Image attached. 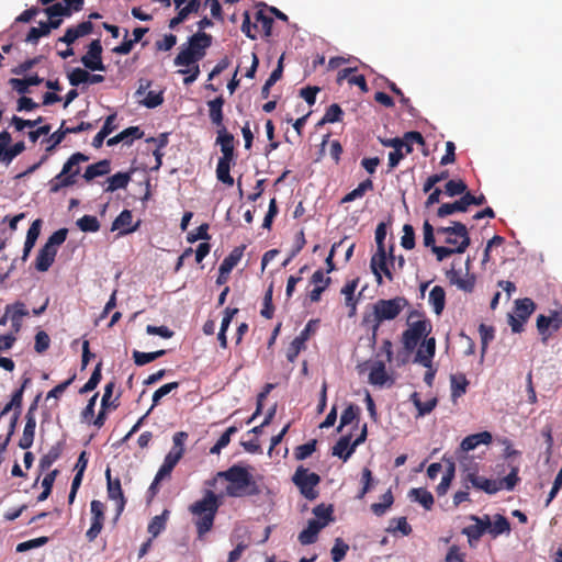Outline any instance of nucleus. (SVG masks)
Instances as JSON below:
<instances>
[{
	"label": "nucleus",
	"instance_id": "nucleus-1",
	"mask_svg": "<svg viewBox=\"0 0 562 562\" xmlns=\"http://www.w3.org/2000/svg\"><path fill=\"white\" fill-rule=\"evenodd\" d=\"M218 476L228 482L225 493L229 497L256 496L261 490L247 468L234 464L218 472Z\"/></svg>",
	"mask_w": 562,
	"mask_h": 562
},
{
	"label": "nucleus",
	"instance_id": "nucleus-2",
	"mask_svg": "<svg viewBox=\"0 0 562 562\" xmlns=\"http://www.w3.org/2000/svg\"><path fill=\"white\" fill-rule=\"evenodd\" d=\"M220 506L217 495L211 490H206L201 499L189 506L190 513L195 517L194 525L199 538H202L213 528Z\"/></svg>",
	"mask_w": 562,
	"mask_h": 562
},
{
	"label": "nucleus",
	"instance_id": "nucleus-3",
	"mask_svg": "<svg viewBox=\"0 0 562 562\" xmlns=\"http://www.w3.org/2000/svg\"><path fill=\"white\" fill-rule=\"evenodd\" d=\"M213 37L205 32H196L188 38V42L180 47V52L173 59L176 66L189 67L199 63L206 55L211 47Z\"/></svg>",
	"mask_w": 562,
	"mask_h": 562
},
{
	"label": "nucleus",
	"instance_id": "nucleus-4",
	"mask_svg": "<svg viewBox=\"0 0 562 562\" xmlns=\"http://www.w3.org/2000/svg\"><path fill=\"white\" fill-rule=\"evenodd\" d=\"M408 304L404 296H395L390 300L381 299L373 304L371 312L363 314V323H374L376 326L385 321H393Z\"/></svg>",
	"mask_w": 562,
	"mask_h": 562
},
{
	"label": "nucleus",
	"instance_id": "nucleus-5",
	"mask_svg": "<svg viewBox=\"0 0 562 562\" xmlns=\"http://www.w3.org/2000/svg\"><path fill=\"white\" fill-rule=\"evenodd\" d=\"M89 160V156L77 151L64 164L61 171L48 181L50 193H58L61 189L72 187L81 172L80 164Z\"/></svg>",
	"mask_w": 562,
	"mask_h": 562
},
{
	"label": "nucleus",
	"instance_id": "nucleus-6",
	"mask_svg": "<svg viewBox=\"0 0 562 562\" xmlns=\"http://www.w3.org/2000/svg\"><path fill=\"white\" fill-rule=\"evenodd\" d=\"M293 483L299 487L301 494L308 501H314L318 496L315 487L319 484L321 477L308 469L299 467L292 477Z\"/></svg>",
	"mask_w": 562,
	"mask_h": 562
},
{
	"label": "nucleus",
	"instance_id": "nucleus-7",
	"mask_svg": "<svg viewBox=\"0 0 562 562\" xmlns=\"http://www.w3.org/2000/svg\"><path fill=\"white\" fill-rule=\"evenodd\" d=\"M431 331V323L428 319L417 321L408 325L403 333L402 342L407 352H412L422 338H426Z\"/></svg>",
	"mask_w": 562,
	"mask_h": 562
},
{
	"label": "nucleus",
	"instance_id": "nucleus-8",
	"mask_svg": "<svg viewBox=\"0 0 562 562\" xmlns=\"http://www.w3.org/2000/svg\"><path fill=\"white\" fill-rule=\"evenodd\" d=\"M562 327V312L553 310L549 315L540 314L537 317V329L541 336V341L546 345L552 333Z\"/></svg>",
	"mask_w": 562,
	"mask_h": 562
},
{
	"label": "nucleus",
	"instance_id": "nucleus-9",
	"mask_svg": "<svg viewBox=\"0 0 562 562\" xmlns=\"http://www.w3.org/2000/svg\"><path fill=\"white\" fill-rule=\"evenodd\" d=\"M390 256L385 248L376 249L375 254L371 257L370 268L375 277L376 283H383L382 276L384 274L390 281H393V273L390 268Z\"/></svg>",
	"mask_w": 562,
	"mask_h": 562
},
{
	"label": "nucleus",
	"instance_id": "nucleus-10",
	"mask_svg": "<svg viewBox=\"0 0 562 562\" xmlns=\"http://www.w3.org/2000/svg\"><path fill=\"white\" fill-rule=\"evenodd\" d=\"M102 45L100 40H93L89 46L86 55L81 57L82 65L92 71H104L105 66L102 63Z\"/></svg>",
	"mask_w": 562,
	"mask_h": 562
},
{
	"label": "nucleus",
	"instance_id": "nucleus-11",
	"mask_svg": "<svg viewBox=\"0 0 562 562\" xmlns=\"http://www.w3.org/2000/svg\"><path fill=\"white\" fill-rule=\"evenodd\" d=\"M463 481L470 483L472 487L484 491L491 495L496 494L502 490L501 483H498L496 480H491L479 475L476 470H467Z\"/></svg>",
	"mask_w": 562,
	"mask_h": 562
},
{
	"label": "nucleus",
	"instance_id": "nucleus-12",
	"mask_svg": "<svg viewBox=\"0 0 562 562\" xmlns=\"http://www.w3.org/2000/svg\"><path fill=\"white\" fill-rule=\"evenodd\" d=\"M437 234H442L448 236H458L460 238V244L457 247L459 251H465L470 246L471 239L469 236V232L467 226L461 222H452V226L448 227H438Z\"/></svg>",
	"mask_w": 562,
	"mask_h": 562
},
{
	"label": "nucleus",
	"instance_id": "nucleus-13",
	"mask_svg": "<svg viewBox=\"0 0 562 562\" xmlns=\"http://www.w3.org/2000/svg\"><path fill=\"white\" fill-rule=\"evenodd\" d=\"M140 221L133 225V215L130 210H123L116 218L112 222L111 231H120V235H127L136 232L139 228Z\"/></svg>",
	"mask_w": 562,
	"mask_h": 562
},
{
	"label": "nucleus",
	"instance_id": "nucleus-14",
	"mask_svg": "<svg viewBox=\"0 0 562 562\" xmlns=\"http://www.w3.org/2000/svg\"><path fill=\"white\" fill-rule=\"evenodd\" d=\"M105 477H106V487H108V496L109 498L117 502V515H120L125 507L126 499L124 497L121 481L119 477L112 479L111 477V470L110 468H106L105 470Z\"/></svg>",
	"mask_w": 562,
	"mask_h": 562
},
{
	"label": "nucleus",
	"instance_id": "nucleus-15",
	"mask_svg": "<svg viewBox=\"0 0 562 562\" xmlns=\"http://www.w3.org/2000/svg\"><path fill=\"white\" fill-rule=\"evenodd\" d=\"M93 31V24L91 21H83L76 26H70L66 30L64 36L58 38V42L71 45L80 37L91 34Z\"/></svg>",
	"mask_w": 562,
	"mask_h": 562
},
{
	"label": "nucleus",
	"instance_id": "nucleus-16",
	"mask_svg": "<svg viewBox=\"0 0 562 562\" xmlns=\"http://www.w3.org/2000/svg\"><path fill=\"white\" fill-rule=\"evenodd\" d=\"M234 135L226 128L217 130L216 144L221 146L222 156L218 159L235 161Z\"/></svg>",
	"mask_w": 562,
	"mask_h": 562
},
{
	"label": "nucleus",
	"instance_id": "nucleus-17",
	"mask_svg": "<svg viewBox=\"0 0 562 562\" xmlns=\"http://www.w3.org/2000/svg\"><path fill=\"white\" fill-rule=\"evenodd\" d=\"M326 527V521L310 519L307 527L299 533V541L303 546L316 542L319 531Z\"/></svg>",
	"mask_w": 562,
	"mask_h": 562
},
{
	"label": "nucleus",
	"instance_id": "nucleus-18",
	"mask_svg": "<svg viewBox=\"0 0 562 562\" xmlns=\"http://www.w3.org/2000/svg\"><path fill=\"white\" fill-rule=\"evenodd\" d=\"M209 108V116L213 125H215L218 130L226 128L224 125V113L223 106L225 104V99L223 95H218L213 100L207 101Z\"/></svg>",
	"mask_w": 562,
	"mask_h": 562
},
{
	"label": "nucleus",
	"instance_id": "nucleus-19",
	"mask_svg": "<svg viewBox=\"0 0 562 562\" xmlns=\"http://www.w3.org/2000/svg\"><path fill=\"white\" fill-rule=\"evenodd\" d=\"M436 351V339L426 338L416 352L415 361L426 368L431 367V361Z\"/></svg>",
	"mask_w": 562,
	"mask_h": 562
},
{
	"label": "nucleus",
	"instance_id": "nucleus-20",
	"mask_svg": "<svg viewBox=\"0 0 562 562\" xmlns=\"http://www.w3.org/2000/svg\"><path fill=\"white\" fill-rule=\"evenodd\" d=\"M492 434L488 431H482L473 435L467 436L460 445V448L463 452H469L474 450L480 445H490L492 442Z\"/></svg>",
	"mask_w": 562,
	"mask_h": 562
},
{
	"label": "nucleus",
	"instance_id": "nucleus-21",
	"mask_svg": "<svg viewBox=\"0 0 562 562\" xmlns=\"http://www.w3.org/2000/svg\"><path fill=\"white\" fill-rule=\"evenodd\" d=\"M57 255V249L50 248L49 246L44 245L35 259V269L40 272L47 271L55 261V257Z\"/></svg>",
	"mask_w": 562,
	"mask_h": 562
},
{
	"label": "nucleus",
	"instance_id": "nucleus-22",
	"mask_svg": "<svg viewBox=\"0 0 562 562\" xmlns=\"http://www.w3.org/2000/svg\"><path fill=\"white\" fill-rule=\"evenodd\" d=\"M469 200L467 199V193L463 194L459 200L452 203H443L439 206L437 211V216L443 218L448 215H451L456 212H465L469 207Z\"/></svg>",
	"mask_w": 562,
	"mask_h": 562
},
{
	"label": "nucleus",
	"instance_id": "nucleus-23",
	"mask_svg": "<svg viewBox=\"0 0 562 562\" xmlns=\"http://www.w3.org/2000/svg\"><path fill=\"white\" fill-rule=\"evenodd\" d=\"M389 380V375L385 369V361L375 360L372 363L370 373H369V382L373 385L383 386Z\"/></svg>",
	"mask_w": 562,
	"mask_h": 562
},
{
	"label": "nucleus",
	"instance_id": "nucleus-24",
	"mask_svg": "<svg viewBox=\"0 0 562 562\" xmlns=\"http://www.w3.org/2000/svg\"><path fill=\"white\" fill-rule=\"evenodd\" d=\"M111 171V164L110 160L103 159L95 164H92L86 168L85 173L82 175V178L90 182L97 177L105 176Z\"/></svg>",
	"mask_w": 562,
	"mask_h": 562
},
{
	"label": "nucleus",
	"instance_id": "nucleus-25",
	"mask_svg": "<svg viewBox=\"0 0 562 562\" xmlns=\"http://www.w3.org/2000/svg\"><path fill=\"white\" fill-rule=\"evenodd\" d=\"M64 446V441L56 442L50 447L48 452L41 458L38 467L42 471L48 470L53 463L59 459L63 453Z\"/></svg>",
	"mask_w": 562,
	"mask_h": 562
},
{
	"label": "nucleus",
	"instance_id": "nucleus-26",
	"mask_svg": "<svg viewBox=\"0 0 562 562\" xmlns=\"http://www.w3.org/2000/svg\"><path fill=\"white\" fill-rule=\"evenodd\" d=\"M254 30H261L265 36H270L272 33L273 19L266 13L265 9H259L255 12Z\"/></svg>",
	"mask_w": 562,
	"mask_h": 562
},
{
	"label": "nucleus",
	"instance_id": "nucleus-27",
	"mask_svg": "<svg viewBox=\"0 0 562 562\" xmlns=\"http://www.w3.org/2000/svg\"><path fill=\"white\" fill-rule=\"evenodd\" d=\"M36 418L35 416L25 417V426L23 435L19 440V447L21 449H29L32 447L35 436Z\"/></svg>",
	"mask_w": 562,
	"mask_h": 562
},
{
	"label": "nucleus",
	"instance_id": "nucleus-28",
	"mask_svg": "<svg viewBox=\"0 0 562 562\" xmlns=\"http://www.w3.org/2000/svg\"><path fill=\"white\" fill-rule=\"evenodd\" d=\"M351 436H342L333 447V454L339 457L344 461H347L350 456L355 452L357 447H353V442L350 443Z\"/></svg>",
	"mask_w": 562,
	"mask_h": 562
},
{
	"label": "nucleus",
	"instance_id": "nucleus-29",
	"mask_svg": "<svg viewBox=\"0 0 562 562\" xmlns=\"http://www.w3.org/2000/svg\"><path fill=\"white\" fill-rule=\"evenodd\" d=\"M428 302L432 306L435 314L440 315L446 305V292L443 288L435 285L429 293Z\"/></svg>",
	"mask_w": 562,
	"mask_h": 562
},
{
	"label": "nucleus",
	"instance_id": "nucleus-30",
	"mask_svg": "<svg viewBox=\"0 0 562 562\" xmlns=\"http://www.w3.org/2000/svg\"><path fill=\"white\" fill-rule=\"evenodd\" d=\"M358 286V279L347 282L342 289L341 294L345 296V303L350 308L349 316H353L357 311V300L355 299V291Z\"/></svg>",
	"mask_w": 562,
	"mask_h": 562
},
{
	"label": "nucleus",
	"instance_id": "nucleus-31",
	"mask_svg": "<svg viewBox=\"0 0 562 562\" xmlns=\"http://www.w3.org/2000/svg\"><path fill=\"white\" fill-rule=\"evenodd\" d=\"M244 246L235 247L228 256H226L220 265V271L223 273H231V271L238 265L244 254Z\"/></svg>",
	"mask_w": 562,
	"mask_h": 562
},
{
	"label": "nucleus",
	"instance_id": "nucleus-32",
	"mask_svg": "<svg viewBox=\"0 0 562 562\" xmlns=\"http://www.w3.org/2000/svg\"><path fill=\"white\" fill-rule=\"evenodd\" d=\"M448 278L452 284H456L460 290L471 293L475 286V276L467 274L465 278H460L458 272L451 270L448 273Z\"/></svg>",
	"mask_w": 562,
	"mask_h": 562
},
{
	"label": "nucleus",
	"instance_id": "nucleus-33",
	"mask_svg": "<svg viewBox=\"0 0 562 562\" xmlns=\"http://www.w3.org/2000/svg\"><path fill=\"white\" fill-rule=\"evenodd\" d=\"M408 496L414 501L419 503L425 509H431L434 505V496L432 494L425 488H412L408 493Z\"/></svg>",
	"mask_w": 562,
	"mask_h": 562
},
{
	"label": "nucleus",
	"instance_id": "nucleus-34",
	"mask_svg": "<svg viewBox=\"0 0 562 562\" xmlns=\"http://www.w3.org/2000/svg\"><path fill=\"white\" fill-rule=\"evenodd\" d=\"M234 162L235 161H232V160L218 159L217 166H216L217 180L228 187H232L234 184V178L229 173L231 166Z\"/></svg>",
	"mask_w": 562,
	"mask_h": 562
},
{
	"label": "nucleus",
	"instance_id": "nucleus-35",
	"mask_svg": "<svg viewBox=\"0 0 562 562\" xmlns=\"http://www.w3.org/2000/svg\"><path fill=\"white\" fill-rule=\"evenodd\" d=\"M131 181V175L128 172H116L115 175L108 178V187L104 189L105 192H114L119 189H125Z\"/></svg>",
	"mask_w": 562,
	"mask_h": 562
},
{
	"label": "nucleus",
	"instance_id": "nucleus-36",
	"mask_svg": "<svg viewBox=\"0 0 562 562\" xmlns=\"http://www.w3.org/2000/svg\"><path fill=\"white\" fill-rule=\"evenodd\" d=\"M536 310L535 302L529 299H519L515 302V314L522 321H527Z\"/></svg>",
	"mask_w": 562,
	"mask_h": 562
},
{
	"label": "nucleus",
	"instance_id": "nucleus-37",
	"mask_svg": "<svg viewBox=\"0 0 562 562\" xmlns=\"http://www.w3.org/2000/svg\"><path fill=\"white\" fill-rule=\"evenodd\" d=\"M373 190V181L371 179H366L360 182L356 189L347 193L342 199L341 203H348L355 201L357 199L362 198L366 192Z\"/></svg>",
	"mask_w": 562,
	"mask_h": 562
},
{
	"label": "nucleus",
	"instance_id": "nucleus-38",
	"mask_svg": "<svg viewBox=\"0 0 562 562\" xmlns=\"http://www.w3.org/2000/svg\"><path fill=\"white\" fill-rule=\"evenodd\" d=\"M168 515L169 510L165 509L161 515L155 516L149 521L147 530L151 535V538H156L166 529Z\"/></svg>",
	"mask_w": 562,
	"mask_h": 562
},
{
	"label": "nucleus",
	"instance_id": "nucleus-39",
	"mask_svg": "<svg viewBox=\"0 0 562 562\" xmlns=\"http://www.w3.org/2000/svg\"><path fill=\"white\" fill-rule=\"evenodd\" d=\"M165 355H166V350H164V349L157 350L154 352H143V351L134 350L133 351V360L136 366L142 367L149 362L155 361L156 359H158Z\"/></svg>",
	"mask_w": 562,
	"mask_h": 562
},
{
	"label": "nucleus",
	"instance_id": "nucleus-40",
	"mask_svg": "<svg viewBox=\"0 0 562 562\" xmlns=\"http://www.w3.org/2000/svg\"><path fill=\"white\" fill-rule=\"evenodd\" d=\"M510 531V522L509 520L503 516V515H495L494 521H491V528L490 533L496 538L502 533L509 532Z\"/></svg>",
	"mask_w": 562,
	"mask_h": 562
},
{
	"label": "nucleus",
	"instance_id": "nucleus-41",
	"mask_svg": "<svg viewBox=\"0 0 562 562\" xmlns=\"http://www.w3.org/2000/svg\"><path fill=\"white\" fill-rule=\"evenodd\" d=\"M411 401L413 402V404L417 408L418 416H425V415L431 413L432 409L437 405V400L436 398L428 400L427 402H422V400H420V397H419L417 392H414L411 395Z\"/></svg>",
	"mask_w": 562,
	"mask_h": 562
},
{
	"label": "nucleus",
	"instance_id": "nucleus-42",
	"mask_svg": "<svg viewBox=\"0 0 562 562\" xmlns=\"http://www.w3.org/2000/svg\"><path fill=\"white\" fill-rule=\"evenodd\" d=\"M381 499L382 502L380 503H373L371 505V510L374 515L376 516H383L386 510L389 508H391V506L393 505L394 503V497H393V494H392V491L391 490H387L382 496H381Z\"/></svg>",
	"mask_w": 562,
	"mask_h": 562
},
{
	"label": "nucleus",
	"instance_id": "nucleus-43",
	"mask_svg": "<svg viewBox=\"0 0 562 562\" xmlns=\"http://www.w3.org/2000/svg\"><path fill=\"white\" fill-rule=\"evenodd\" d=\"M102 362H98L90 379L85 383V385L79 390L80 394L89 393L93 391L102 379Z\"/></svg>",
	"mask_w": 562,
	"mask_h": 562
},
{
	"label": "nucleus",
	"instance_id": "nucleus-44",
	"mask_svg": "<svg viewBox=\"0 0 562 562\" xmlns=\"http://www.w3.org/2000/svg\"><path fill=\"white\" fill-rule=\"evenodd\" d=\"M76 224L85 233H95L100 229V222L93 215H83Z\"/></svg>",
	"mask_w": 562,
	"mask_h": 562
},
{
	"label": "nucleus",
	"instance_id": "nucleus-45",
	"mask_svg": "<svg viewBox=\"0 0 562 562\" xmlns=\"http://www.w3.org/2000/svg\"><path fill=\"white\" fill-rule=\"evenodd\" d=\"M360 414V408L355 404H349L340 416V424L337 428L338 431L342 429V427L351 424L353 420L358 418Z\"/></svg>",
	"mask_w": 562,
	"mask_h": 562
},
{
	"label": "nucleus",
	"instance_id": "nucleus-46",
	"mask_svg": "<svg viewBox=\"0 0 562 562\" xmlns=\"http://www.w3.org/2000/svg\"><path fill=\"white\" fill-rule=\"evenodd\" d=\"M341 116H342L341 108L337 103H333L327 108V110H326L323 119L319 121L318 125H323L326 123L340 122Z\"/></svg>",
	"mask_w": 562,
	"mask_h": 562
},
{
	"label": "nucleus",
	"instance_id": "nucleus-47",
	"mask_svg": "<svg viewBox=\"0 0 562 562\" xmlns=\"http://www.w3.org/2000/svg\"><path fill=\"white\" fill-rule=\"evenodd\" d=\"M468 191V186L463 180H449L445 186V193L448 196H457L460 194H465Z\"/></svg>",
	"mask_w": 562,
	"mask_h": 562
},
{
	"label": "nucleus",
	"instance_id": "nucleus-48",
	"mask_svg": "<svg viewBox=\"0 0 562 562\" xmlns=\"http://www.w3.org/2000/svg\"><path fill=\"white\" fill-rule=\"evenodd\" d=\"M313 514L316 516L315 520L326 521V526L334 520L333 505L319 504L313 508Z\"/></svg>",
	"mask_w": 562,
	"mask_h": 562
},
{
	"label": "nucleus",
	"instance_id": "nucleus-49",
	"mask_svg": "<svg viewBox=\"0 0 562 562\" xmlns=\"http://www.w3.org/2000/svg\"><path fill=\"white\" fill-rule=\"evenodd\" d=\"M362 488L359 491L357 498L362 499L366 494L373 487L374 479L369 468H363L361 473Z\"/></svg>",
	"mask_w": 562,
	"mask_h": 562
},
{
	"label": "nucleus",
	"instance_id": "nucleus-50",
	"mask_svg": "<svg viewBox=\"0 0 562 562\" xmlns=\"http://www.w3.org/2000/svg\"><path fill=\"white\" fill-rule=\"evenodd\" d=\"M348 550H349V546L346 542H344L342 539L337 538L335 540L334 547L331 548V551H330L331 560L334 562L342 561L345 559Z\"/></svg>",
	"mask_w": 562,
	"mask_h": 562
},
{
	"label": "nucleus",
	"instance_id": "nucleus-51",
	"mask_svg": "<svg viewBox=\"0 0 562 562\" xmlns=\"http://www.w3.org/2000/svg\"><path fill=\"white\" fill-rule=\"evenodd\" d=\"M69 83L72 87H78L81 83H87L89 79V72L82 68H74L68 75Z\"/></svg>",
	"mask_w": 562,
	"mask_h": 562
},
{
	"label": "nucleus",
	"instance_id": "nucleus-52",
	"mask_svg": "<svg viewBox=\"0 0 562 562\" xmlns=\"http://www.w3.org/2000/svg\"><path fill=\"white\" fill-rule=\"evenodd\" d=\"M519 468L513 467L510 472L503 477L502 480H498L497 482L502 484V490L505 488L507 491H513L517 483L520 481L518 476Z\"/></svg>",
	"mask_w": 562,
	"mask_h": 562
},
{
	"label": "nucleus",
	"instance_id": "nucleus-53",
	"mask_svg": "<svg viewBox=\"0 0 562 562\" xmlns=\"http://www.w3.org/2000/svg\"><path fill=\"white\" fill-rule=\"evenodd\" d=\"M273 286L270 284L263 296V307L260 312L261 316L271 319L274 313V306L272 304Z\"/></svg>",
	"mask_w": 562,
	"mask_h": 562
},
{
	"label": "nucleus",
	"instance_id": "nucleus-54",
	"mask_svg": "<svg viewBox=\"0 0 562 562\" xmlns=\"http://www.w3.org/2000/svg\"><path fill=\"white\" fill-rule=\"evenodd\" d=\"M45 14L48 18H58V16H70L69 10L65 5V2H55L50 5H47L44 9Z\"/></svg>",
	"mask_w": 562,
	"mask_h": 562
},
{
	"label": "nucleus",
	"instance_id": "nucleus-55",
	"mask_svg": "<svg viewBox=\"0 0 562 562\" xmlns=\"http://www.w3.org/2000/svg\"><path fill=\"white\" fill-rule=\"evenodd\" d=\"M50 30L45 22H41L38 27H31L25 41L30 43H36L40 37L49 35Z\"/></svg>",
	"mask_w": 562,
	"mask_h": 562
},
{
	"label": "nucleus",
	"instance_id": "nucleus-56",
	"mask_svg": "<svg viewBox=\"0 0 562 562\" xmlns=\"http://www.w3.org/2000/svg\"><path fill=\"white\" fill-rule=\"evenodd\" d=\"M66 135H68V132H66V121H63L60 127L49 136L48 142L50 145L46 148V151L54 150L65 139Z\"/></svg>",
	"mask_w": 562,
	"mask_h": 562
},
{
	"label": "nucleus",
	"instance_id": "nucleus-57",
	"mask_svg": "<svg viewBox=\"0 0 562 562\" xmlns=\"http://www.w3.org/2000/svg\"><path fill=\"white\" fill-rule=\"evenodd\" d=\"M7 312L11 313V323L15 324L18 323V321H22V317L29 315V311L25 308V305L21 302H16L13 305H8Z\"/></svg>",
	"mask_w": 562,
	"mask_h": 562
},
{
	"label": "nucleus",
	"instance_id": "nucleus-58",
	"mask_svg": "<svg viewBox=\"0 0 562 562\" xmlns=\"http://www.w3.org/2000/svg\"><path fill=\"white\" fill-rule=\"evenodd\" d=\"M305 348L304 338H294L286 350V359L294 362L299 353Z\"/></svg>",
	"mask_w": 562,
	"mask_h": 562
},
{
	"label": "nucleus",
	"instance_id": "nucleus-59",
	"mask_svg": "<svg viewBox=\"0 0 562 562\" xmlns=\"http://www.w3.org/2000/svg\"><path fill=\"white\" fill-rule=\"evenodd\" d=\"M469 382L464 375L451 378V393L453 397H460L467 392Z\"/></svg>",
	"mask_w": 562,
	"mask_h": 562
},
{
	"label": "nucleus",
	"instance_id": "nucleus-60",
	"mask_svg": "<svg viewBox=\"0 0 562 562\" xmlns=\"http://www.w3.org/2000/svg\"><path fill=\"white\" fill-rule=\"evenodd\" d=\"M401 246L407 250L415 247V232L412 225L405 224L403 227V236L401 238Z\"/></svg>",
	"mask_w": 562,
	"mask_h": 562
},
{
	"label": "nucleus",
	"instance_id": "nucleus-61",
	"mask_svg": "<svg viewBox=\"0 0 562 562\" xmlns=\"http://www.w3.org/2000/svg\"><path fill=\"white\" fill-rule=\"evenodd\" d=\"M68 235L67 228H59L58 231L54 232L45 243L46 246H49L50 248L57 249L58 246L64 244Z\"/></svg>",
	"mask_w": 562,
	"mask_h": 562
},
{
	"label": "nucleus",
	"instance_id": "nucleus-62",
	"mask_svg": "<svg viewBox=\"0 0 562 562\" xmlns=\"http://www.w3.org/2000/svg\"><path fill=\"white\" fill-rule=\"evenodd\" d=\"M316 450V440L313 439L304 445L296 447L294 456L297 460L308 458Z\"/></svg>",
	"mask_w": 562,
	"mask_h": 562
},
{
	"label": "nucleus",
	"instance_id": "nucleus-63",
	"mask_svg": "<svg viewBox=\"0 0 562 562\" xmlns=\"http://www.w3.org/2000/svg\"><path fill=\"white\" fill-rule=\"evenodd\" d=\"M389 530L392 532L400 531L404 536H408L412 532V527L405 517H400L392 520Z\"/></svg>",
	"mask_w": 562,
	"mask_h": 562
},
{
	"label": "nucleus",
	"instance_id": "nucleus-64",
	"mask_svg": "<svg viewBox=\"0 0 562 562\" xmlns=\"http://www.w3.org/2000/svg\"><path fill=\"white\" fill-rule=\"evenodd\" d=\"M202 7L201 0H189L179 11L178 13L187 20L191 14L199 13Z\"/></svg>",
	"mask_w": 562,
	"mask_h": 562
}]
</instances>
